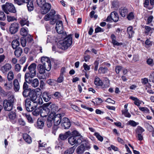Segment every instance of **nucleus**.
I'll list each match as a JSON object with an SVG mask.
<instances>
[{"instance_id":"22","label":"nucleus","mask_w":154,"mask_h":154,"mask_svg":"<svg viewBox=\"0 0 154 154\" xmlns=\"http://www.w3.org/2000/svg\"><path fill=\"white\" fill-rule=\"evenodd\" d=\"M14 89L15 92H18L20 88V84L18 80L15 79L13 81Z\"/></svg>"},{"instance_id":"45","label":"nucleus","mask_w":154,"mask_h":154,"mask_svg":"<svg viewBox=\"0 0 154 154\" xmlns=\"http://www.w3.org/2000/svg\"><path fill=\"white\" fill-rule=\"evenodd\" d=\"M71 125L69 121L66 123H64L63 124H61L62 127L65 129H68L70 127Z\"/></svg>"},{"instance_id":"25","label":"nucleus","mask_w":154,"mask_h":154,"mask_svg":"<svg viewBox=\"0 0 154 154\" xmlns=\"http://www.w3.org/2000/svg\"><path fill=\"white\" fill-rule=\"evenodd\" d=\"M37 68L40 74H43L45 73L46 70L45 68L42 64H39L37 66Z\"/></svg>"},{"instance_id":"5","label":"nucleus","mask_w":154,"mask_h":154,"mask_svg":"<svg viewBox=\"0 0 154 154\" xmlns=\"http://www.w3.org/2000/svg\"><path fill=\"white\" fill-rule=\"evenodd\" d=\"M68 140V143L70 144L71 145H75L76 146L82 143V140L76 136H71L69 137Z\"/></svg>"},{"instance_id":"36","label":"nucleus","mask_w":154,"mask_h":154,"mask_svg":"<svg viewBox=\"0 0 154 154\" xmlns=\"http://www.w3.org/2000/svg\"><path fill=\"white\" fill-rule=\"evenodd\" d=\"M30 89V88H29L28 89L23 90L22 94L24 97H27L29 96L31 91Z\"/></svg>"},{"instance_id":"40","label":"nucleus","mask_w":154,"mask_h":154,"mask_svg":"<svg viewBox=\"0 0 154 154\" xmlns=\"http://www.w3.org/2000/svg\"><path fill=\"white\" fill-rule=\"evenodd\" d=\"M50 61L51 60L50 58L46 57H42L41 59V62L43 65Z\"/></svg>"},{"instance_id":"33","label":"nucleus","mask_w":154,"mask_h":154,"mask_svg":"<svg viewBox=\"0 0 154 154\" xmlns=\"http://www.w3.org/2000/svg\"><path fill=\"white\" fill-rule=\"evenodd\" d=\"M129 98L134 101V104L137 106H140V104L141 103L140 102V100H139L137 97H135L133 96H131Z\"/></svg>"},{"instance_id":"44","label":"nucleus","mask_w":154,"mask_h":154,"mask_svg":"<svg viewBox=\"0 0 154 154\" xmlns=\"http://www.w3.org/2000/svg\"><path fill=\"white\" fill-rule=\"evenodd\" d=\"M4 86L6 89L8 90H10L12 87V82H11L9 83L6 82V83H5Z\"/></svg>"},{"instance_id":"58","label":"nucleus","mask_w":154,"mask_h":154,"mask_svg":"<svg viewBox=\"0 0 154 154\" xmlns=\"http://www.w3.org/2000/svg\"><path fill=\"white\" fill-rule=\"evenodd\" d=\"M64 79V77L63 75H60L59 77L57 78V82L58 83H61L62 82Z\"/></svg>"},{"instance_id":"35","label":"nucleus","mask_w":154,"mask_h":154,"mask_svg":"<svg viewBox=\"0 0 154 154\" xmlns=\"http://www.w3.org/2000/svg\"><path fill=\"white\" fill-rule=\"evenodd\" d=\"M22 53V50L20 48H18L14 52L15 55L17 57H20Z\"/></svg>"},{"instance_id":"24","label":"nucleus","mask_w":154,"mask_h":154,"mask_svg":"<svg viewBox=\"0 0 154 154\" xmlns=\"http://www.w3.org/2000/svg\"><path fill=\"white\" fill-rule=\"evenodd\" d=\"M28 32V29L27 28L23 27L20 29V34L23 36H26L27 35Z\"/></svg>"},{"instance_id":"10","label":"nucleus","mask_w":154,"mask_h":154,"mask_svg":"<svg viewBox=\"0 0 154 154\" xmlns=\"http://www.w3.org/2000/svg\"><path fill=\"white\" fill-rule=\"evenodd\" d=\"M55 29L58 34H62L63 33V28L62 21H59L57 22Z\"/></svg>"},{"instance_id":"14","label":"nucleus","mask_w":154,"mask_h":154,"mask_svg":"<svg viewBox=\"0 0 154 154\" xmlns=\"http://www.w3.org/2000/svg\"><path fill=\"white\" fill-rule=\"evenodd\" d=\"M119 11L121 16L124 17L128 14L129 10L126 7H122L119 9Z\"/></svg>"},{"instance_id":"62","label":"nucleus","mask_w":154,"mask_h":154,"mask_svg":"<svg viewBox=\"0 0 154 154\" xmlns=\"http://www.w3.org/2000/svg\"><path fill=\"white\" fill-rule=\"evenodd\" d=\"M103 83L101 80L99 78L97 77V86H102Z\"/></svg>"},{"instance_id":"47","label":"nucleus","mask_w":154,"mask_h":154,"mask_svg":"<svg viewBox=\"0 0 154 154\" xmlns=\"http://www.w3.org/2000/svg\"><path fill=\"white\" fill-rule=\"evenodd\" d=\"M15 98L14 95H11L9 97L8 100V102L11 103L13 105V103H14Z\"/></svg>"},{"instance_id":"34","label":"nucleus","mask_w":154,"mask_h":154,"mask_svg":"<svg viewBox=\"0 0 154 154\" xmlns=\"http://www.w3.org/2000/svg\"><path fill=\"white\" fill-rule=\"evenodd\" d=\"M75 147V146L67 149L64 152V154H72L74 151Z\"/></svg>"},{"instance_id":"50","label":"nucleus","mask_w":154,"mask_h":154,"mask_svg":"<svg viewBox=\"0 0 154 154\" xmlns=\"http://www.w3.org/2000/svg\"><path fill=\"white\" fill-rule=\"evenodd\" d=\"M37 2L38 5L41 7L46 3L45 2V0H37Z\"/></svg>"},{"instance_id":"41","label":"nucleus","mask_w":154,"mask_h":154,"mask_svg":"<svg viewBox=\"0 0 154 154\" xmlns=\"http://www.w3.org/2000/svg\"><path fill=\"white\" fill-rule=\"evenodd\" d=\"M46 68V70L49 71L50 70L51 67V61L49 62H48L46 63L43 65Z\"/></svg>"},{"instance_id":"19","label":"nucleus","mask_w":154,"mask_h":154,"mask_svg":"<svg viewBox=\"0 0 154 154\" xmlns=\"http://www.w3.org/2000/svg\"><path fill=\"white\" fill-rule=\"evenodd\" d=\"M55 14V11L53 9H51L50 12L45 16L44 19L46 21H48L53 17H54V15Z\"/></svg>"},{"instance_id":"42","label":"nucleus","mask_w":154,"mask_h":154,"mask_svg":"<svg viewBox=\"0 0 154 154\" xmlns=\"http://www.w3.org/2000/svg\"><path fill=\"white\" fill-rule=\"evenodd\" d=\"M9 92H5L0 86V94L3 97L7 96L8 95Z\"/></svg>"},{"instance_id":"12","label":"nucleus","mask_w":154,"mask_h":154,"mask_svg":"<svg viewBox=\"0 0 154 154\" xmlns=\"http://www.w3.org/2000/svg\"><path fill=\"white\" fill-rule=\"evenodd\" d=\"M41 90L39 88H37L31 91L29 97H30V101H32L35 100V98H36L37 97V92L40 91Z\"/></svg>"},{"instance_id":"3","label":"nucleus","mask_w":154,"mask_h":154,"mask_svg":"<svg viewBox=\"0 0 154 154\" xmlns=\"http://www.w3.org/2000/svg\"><path fill=\"white\" fill-rule=\"evenodd\" d=\"M81 145L76 149V152L78 154H82L87 150H88L90 148L89 145L88 144L87 142L84 140H82V143Z\"/></svg>"},{"instance_id":"13","label":"nucleus","mask_w":154,"mask_h":154,"mask_svg":"<svg viewBox=\"0 0 154 154\" xmlns=\"http://www.w3.org/2000/svg\"><path fill=\"white\" fill-rule=\"evenodd\" d=\"M3 104L4 108L5 110L10 111L12 109L13 105L8 102L7 100L5 99L4 100Z\"/></svg>"},{"instance_id":"51","label":"nucleus","mask_w":154,"mask_h":154,"mask_svg":"<svg viewBox=\"0 0 154 154\" xmlns=\"http://www.w3.org/2000/svg\"><path fill=\"white\" fill-rule=\"evenodd\" d=\"M149 78V81L154 83V71L150 74Z\"/></svg>"},{"instance_id":"63","label":"nucleus","mask_w":154,"mask_h":154,"mask_svg":"<svg viewBox=\"0 0 154 154\" xmlns=\"http://www.w3.org/2000/svg\"><path fill=\"white\" fill-rule=\"evenodd\" d=\"M26 40L24 38H21V45L23 47H24L26 46Z\"/></svg>"},{"instance_id":"28","label":"nucleus","mask_w":154,"mask_h":154,"mask_svg":"<svg viewBox=\"0 0 154 154\" xmlns=\"http://www.w3.org/2000/svg\"><path fill=\"white\" fill-rule=\"evenodd\" d=\"M112 8H118L120 6V3L118 0H114L111 2Z\"/></svg>"},{"instance_id":"20","label":"nucleus","mask_w":154,"mask_h":154,"mask_svg":"<svg viewBox=\"0 0 154 154\" xmlns=\"http://www.w3.org/2000/svg\"><path fill=\"white\" fill-rule=\"evenodd\" d=\"M53 121L54 125H58L61 122V116H53Z\"/></svg>"},{"instance_id":"4","label":"nucleus","mask_w":154,"mask_h":154,"mask_svg":"<svg viewBox=\"0 0 154 154\" xmlns=\"http://www.w3.org/2000/svg\"><path fill=\"white\" fill-rule=\"evenodd\" d=\"M2 8L4 12L7 14H8L9 12L14 13L16 12L14 5L11 3H6L5 4L2 5Z\"/></svg>"},{"instance_id":"48","label":"nucleus","mask_w":154,"mask_h":154,"mask_svg":"<svg viewBox=\"0 0 154 154\" xmlns=\"http://www.w3.org/2000/svg\"><path fill=\"white\" fill-rule=\"evenodd\" d=\"M127 18L129 20H131L133 19L134 17V15L133 12H130L127 15Z\"/></svg>"},{"instance_id":"59","label":"nucleus","mask_w":154,"mask_h":154,"mask_svg":"<svg viewBox=\"0 0 154 154\" xmlns=\"http://www.w3.org/2000/svg\"><path fill=\"white\" fill-rule=\"evenodd\" d=\"M81 107L82 108L87 109L89 110L90 112H92L94 110V109L92 108L88 107L86 106L84 104H81Z\"/></svg>"},{"instance_id":"29","label":"nucleus","mask_w":154,"mask_h":154,"mask_svg":"<svg viewBox=\"0 0 154 154\" xmlns=\"http://www.w3.org/2000/svg\"><path fill=\"white\" fill-rule=\"evenodd\" d=\"M42 96L44 101L46 102L49 101L51 98V96L47 92H44Z\"/></svg>"},{"instance_id":"31","label":"nucleus","mask_w":154,"mask_h":154,"mask_svg":"<svg viewBox=\"0 0 154 154\" xmlns=\"http://www.w3.org/2000/svg\"><path fill=\"white\" fill-rule=\"evenodd\" d=\"M19 23L21 26H23L25 25L29 26V22L27 19L23 18L21 19L20 20Z\"/></svg>"},{"instance_id":"56","label":"nucleus","mask_w":154,"mask_h":154,"mask_svg":"<svg viewBox=\"0 0 154 154\" xmlns=\"http://www.w3.org/2000/svg\"><path fill=\"white\" fill-rule=\"evenodd\" d=\"M72 136H76V137L79 136L81 135V134L79 132L76 130H74L72 132H71Z\"/></svg>"},{"instance_id":"53","label":"nucleus","mask_w":154,"mask_h":154,"mask_svg":"<svg viewBox=\"0 0 154 154\" xmlns=\"http://www.w3.org/2000/svg\"><path fill=\"white\" fill-rule=\"evenodd\" d=\"M146 63L150 66H152L153 65V60L151 58H149L146 60Z\"/></svg>"},{"instance_id":"11","label":"nucleus","mask_w":154,"mask_h":154,"mask_svg":"<svg viewBox=\"0 0 154 154\" xmlns=\"http://www.w3.org/2000/svg\"><path fill=\"white\" fill-rule=\"evenodd\" d=\"M51 7L50 4L48 3H45L42 7L41 13L45 14L47 13L50 10Z\"/></svg>"},{"instance_id":"61","label":"nucleus","mask_w":154,"mask_h":154,"mask_svg":"<svg viewBox=\"0 0 154 154\" xmlns=\"http://www.w3.org/2000/svg\"><path fill=\"white\" fill-rule=\"evenodd\" d=\"M127 31L128 33L129 34V35L130 34H132V33L133 32L132 27L131 26H129L128 27L127 29Z\"/></svg>"},{"instance_id":"17","label":"nucleus","mask_w":154,"mask_h":154,"mask_svg":"<svg viewBox=\"0 0 154 154\" xmlns=\"http://www.w3.org/2000/svg\"><path fill=\"white\" fill-rule=\"evenodd\" d=\"M71 131H68L64 133V134H60L59 137V139L62 140H65L71 135Z\"/></svg>"},{"instance_id":"43","label":"nucleus","mask_w":154,"mask_h":154,"mask_svg":"<svg viewBox=\"0 0 154 154\" xmlns=\"http://www.w3.org/2000/svg\"><path fill=\"white\" fill-rule=\"evenodd\" d=\"M144 131V130L140 126H138L136 130V133L137 134H142Z\"/></svg>"},{"instance_id":"52","label":"nucleus","mask_w":154,"mask_h":154,"mask_svg":"<svg viewBox=\"0 0 154 154\" xmlns=\"http://www.w3.org/2000/svg\"><path fill=\"white\" fill-rule=\"evenodd\" d=\"M110 38L112 39V43L114 45L117 42V41H116V36L114 34H112L111 35Z\"/></svg>"},{"instance_id":"15","label":"nucleus","mask_w":154,"mask_h":154,"mask_svg":"<svg viewBox=\"0 0 154 154\" xmlns=\"http://www.w3.org/2000/svg\"><path fill=\"white\" fill-rule=\"evenodd\" d=\"M40 118H39L37 121V125L38 128L42 129L44 125V122L43 121V119L44 117H46L47 116H41Z\"/></svg>"},{"instance_id":"23","label":"nucleus","mask_w":154,"mask_h":154,"mask_svg":"<svg viewBox=\"0 0 154 154\" xmlns=\"http://www.w3.org/2000/svg\"><path fill=\"white\" fill-rule=\"evenodd\" d=\"M112 20L114 22H117L119 20V17L117 13L115 11L111 13Z\"/></svg>"},{"instance_id":"39","label":"nucleus","mask_w":154,"mask_h":154,"mask_svg":"<svg viewBox=\"0 0 154 154\" xmlns=\"http://www.w3.org/2000/svg\"><path fill=\"white\" fill-rule=\"evenodd\" d=\"M14 75L12 71H11L9 72L8 74L7 79L9 81H11L14 79Z\"/></svg>"},{"instance_id":"30","label":"nucleus","mask_w":154,"mask_h":154,"mask_svg":"<svg viewBox=\"0 0 154 154\" xmlns=\"http://www.w3.org/2000/svg\"><path fill=\"white\" fill-rule=\"evenodd\" d=\"M144 28L146 30L145 32V33L147 35H148L149 32H150L151 33H152L154 30V29L153 28H151L148 26H144Z\"/></svg>"},{"instance_id":"16","label":"nucleus","mask_w":154,"mask_h":154,"mask_svg":"<svg viewBox=\"0 0 154 154\" xmlns=\"http://www.w3.org/2000/svg\"><path fill=\"white\" fill-rule=\"evenodd\" d=\"M33 102V104H34V106L37 107L38 105H41L43 103L42 98L39 96L37 97L36 98L32 101Z\"/></svg>"},{"instance_id":"46","label":"nucleus","mask_w":154,"mask_h":154,"mask_svg":"<svg viewBox=\"0 0 154 154\" xmlns=\"http://www.w3.org/2000/svg\"><path fill=\"white\" fill-rule=\"evenodd\" d=\"M61 96V94L60 92L57 91L54 94H52V97L54 99H58L60 98Z\"/></svg>"},{"instance_id":"2","label":"nucleus","mask_w":154,"mask_h":154,"mask_svg":"<svg viewBox=\"0 0 154 154\" xmlns=\"http://www.w3.org/2000/svg\"><path fill=\"white\" fill-rule=\"evenodd\" d=\"M72 39L70 35L65 38L63 41L59 42L57 45L58 48L63 50L67 49L72 44Z\"/></svg>"},{"instance_id":"6","label":"nucleus","mask_w":154,"mask_h":154,"mask_svg":"<svg viewBox=\"0 0 154 154\" xmlns=\"http://www.w3.org/2000/svg\"><path fill=\"white\" fill-rule=\"evenodd\" d=\"M29 74L27 73L25 76V79L26 82L29 84H31L32 86L35 88L38 86L39 83L38 79H35L32 80V78L29 77Z\"/></svg>"},{"instance_id":"64","label":"nucleus","mask_w":154,"mask_h":154,"mask_svg":"<svg viewBox=\"0 0 154 154\" xmlns=\"http://www.w3.org/2000/svg\"><path fill=\"white\" fill-rule=\"evenodd\" d=\"M128 124L129 125L134 127L135 126L138 125L137 123L132 120H130L128 122Z\"/></svg>"},{"instance_id":"26","label":"nucleus","mask_w":154,"mask_h":154,"mask_svg":"<svg viewBox=\"0 0 154 154\" xmlns=\"http://www.w3.org/2000/svg\"><path fill=\"white\" fill-rule=\"evenodd\" d=\"M47 126L48 128L51 127L53 124V116H47Z\"/></svg>"},{"instance_id":"27","label":"nucleus","mask_w":154,"mask_h":154,"mask_svg":"<svg viewBox=\"0 0 154 154\" xmlns=\"http://www.w3.org/2000/svg\"><path fill=\"white\" fill-rule=\"evenodd\" d=\"M23 138L25 141L29 144L32 141L30 137L26 134H23Z\"/></svg>"},{"instance_id":"54","label":"nucleus","mask_w":154,"mask_h":154,"mask_svg":"<svg viewBox=\"0 0 154 154\" xmlns=\"http://www.w3.org/2000/svg\"><path fill=\"white\" fill-rule=\"evenodd\" d=\"M139 109L140 110L143 112L144 113H149V110L148 108L146 107H140Z\"/></svg>"},{"instance_id":"49","label":"nucleus","mask_w":154,"mask_h":154,"mask_svg":"<svg viewBox=\"0 0 154 154\" xmlns=\"http://www.w3.org/2000/svg\"><path fill=\"white\" fill-rule=\"evenodd\" d=\"M17 20V19L14 16H11L9 15L7 16V20L8 22L16 20Z\"/></svg>"},{"instance_id":"32","label":"nucleus","mask_w":154,"mask_h":154,"mask_svg":"<svg viewBox=\"0 0 154 154\" xmlns=\"http://www.w3.org/2000/svg\"><path fill=\"white\" fill-rule=\"evenodd\" d=\"M20 42L17 40L15 39L13 40L11 43V45L14 49H16L19 46Z\"/></svg>"},{"instance_id":"55","label":"nucleus","mask_w":154,"mask_h":154,"mask_svg":"<svg viewBox=\"0 0 154 154\" xmlns=\"http://www.w3.org/2000/svg\"><path fill=\"white\" fill-rule=\"evenodd\" d=\"M123 68L122 66H118L115 67V71L116 74H119Z\"/></svg>"},{"instance_id":"9","label":"nucleus","mask_w":154,"mask_h":154,"mask_svg":"<svg viewBox=\"0 0 154 154\" xmlns=\"http://www.w3.org/2000/svg\"><path fill=\"white\" fill-rule=\"evenodd\" d=\"M19 25L18 23H14L11 24L9 26V31L11 34H14L18 30Z\"/></svg>"},{"instance_id":"57","label":"nucleus","mask_w":154,"mask_h":154,"mask_svg":"<svg viewBox=\"0 0 154 154\" xmlns=\"http://www.w3.org/2000/svg\"><path fill=\"white\" fill-rule=\"evenodd\" d=\"M6 19V17L3 12L0 11V20H4Z\"/></svg>"},{"instance_id":"8","label":"nucleus","mask_w":154,"mask_h":154,"mask_svg":"<svg viewBox=\"0 0 154 154\" xmlns=\"http://www.w3.org/2000/svg\"><path fill=\"white\" fill-rule=\"evenodd\" d=\"M25 101L26 109L28 111H32L36 108L34 106V104H31V102L29 98H26Z\"/></svg>"},{"instance_id":"38","label":"nucleus","mask_w":154,"mask_h":154,"mask_svg":"<svg viewBox=\"0 0 154 154\" xmlns=\"http://www.w3.org/2000/svg\"><path fill=\"white\" fill-rule=\"evenodd\" d=\"M60 16L58 15H55L54 16V18H52L50 19H51L50 21V23L51 24H53L57 21V20H58L60 18Z\"/></svg>"},{"instance_id":"37","label":"nucleus","mask_w":154,"mask_h":154,"mask_svg":"<svg viewBox=\"0 0 154 154\" xmlns=\"http://www.w3.org/2000/svg\"><path fill=\"white\" fill-rule=\"evenodd\" d=\"M108 71V69L107 67H101L99 68L98 69V72L100 74H105Z\"/></svg>"},{"instance_id":"18","label":"nucleus","mask_w":154,"mask_h":154,"mask_svg":"<svg viewBox=\"0 0 154 154\" xmlns=\"http://www.w3.org/2000/svg\"><path fill=\"white\" fill-rule=\"evenodd\" d=\"M23 3H27V6L29 11H31L33 9V5L31 0H23Z\"/></svg>"},{"instance_id":"21","label":"nucleus","mask_w":154,"mask_h":154,"mask_svg":"<svg viewBox=\"0 0 154 154\" xmlns=\"http://www.w3.org/2000/svg\"><path fill=\"white\" fill-rule=\"evenodd\" d=\"M11 65L9 63H6L1 68V70L3 73H5L10 70L11 68Z\"/></svg>"},{"instance_id":"60","label":"nucleus","mask_w":154,"mask_h":154,"mask_svg":"<svg viewBox=\"0 0 154 154\" xmlns=\"http://www.w3.org/2000/svg\"><path fill=\"white\" fill-rule=\"evenodd\" d=\"M21 67V66L19 64H17L14 66L15 70L17 72H19L20 70Z\"/></svg>"},{"instance_id":"7","label":"nucleus","mask_w":154,"mask_h":154,"mask_svg":"<svg viewBox=\"0 0 154 154\" xmlns=\"http://www.w3.org/2000/svg\"><path fill=\"white\" fill-rule=\"evenodd\" d=\"M36 65L35 63H33L31 64L28 68L29 72H26L25 76L26 74L28 73L29 75V76L31 78H33L35 77L36 74Z\"/></svg>"},{"instance_id":"1","label":"nucleus","mask_w":154,"mask_h":154,"mask_svg":"<svg viewBox=\"0 0 154 154\" xmlns=\"http://www.w3.org/2000/svg\"><path fill=\"white\" fill-rule=\"evenodd\" d=\"M44 110L46 112L48 116H63L64 114L62 113H57L58 112V108L55 104H52L51 103H48L43 104Z\"/></svg>"}]
</instances>
